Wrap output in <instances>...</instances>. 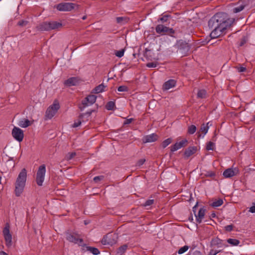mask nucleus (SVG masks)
I'll return each instance as SVG.
<instances>
[{"label":"nucleus","mask_w":255,"mask_h":255,"mask_svg":"<svg viewBox=\"0 0 255 255\" xmlns=\"http://www.w3.org/2000/svg\"><path fill=\"white\" fill-rule=\"evenodd\" d=\"M234 22V19L229 18L225 12L215 14L208 21V26L212 29L210 33L211 37L216 38L220 36Z\"/></svg>","instance_id":"obj_1"},{"label":"nucleus","mask_w":255,"mask_h":255,"mask_svg":"<svg viewBox=\"0 0 255 255\" xmlns=\"http://www.w3.org/2000/svg\"><path fill=\"white\" fill-rule=\"evenodd\" d=\"M27 177V172L25 168L19 173L15 183L14 193L16 196L21 195L24 190Z\"/></svg>","instance_id":"obj_2"},{"label":"nucleus","mask_w":255,"mask_h":255,"mask_svg":"<svg viewBox=\"0 0 255 255\" xmlns=\"http://www.w3.org/2000/svg\"><path fill=\"white\" fill-rule=\"evenodd\" d=\"M2 234L5 242V246L9 248L12 245V235L10 233V225L6 223L2 230Z\"/></svg>","instance_id":"obj_3"},{"label":"nucleus","mask_w":255,"mask_h":255,"mask_svg":"<svg viewBox=\"0 0 255 255\" xmlns=\"http://www.w3.org/2000/svg\"><path fill=\"white\" fill-rule=\"evenodd\" d=\"M60 108L59 103L57 101H55L52 105L50 106L45 112V119H51L54 116L58 110Z\"/></svg>","instance_id":"obj_4"},{"label":"nucleus","mask_w":255,"mask_h":255,"mask_svg":"<svg viewBox=\"0 0 255 255\" xmlns=\"http://www.w3.org/2000/svg\"><path fill=\"white\" fill-rule=\"evenodd\" d=\"M177 46L178 48L177 52L182 56H186L190 49L189 44L182 40L179 41L177 43Z\"/></svg>","instance_id":"obj_5"},{"label":"nucleus","mask_w":255,"mask_h":255,"mask_svg":"<svg viewBox=\"0 0 255 255\" xmlns=\"http://www.w3.org/2000/svg\"><path fill=\"white\" fill-rule=\"evenodd\" d=\"M78 5L72 2H62L58 4L55 7L60 11H70Z\"/></svg>","instance_id":"obj_6"},{"label":"nucleus","mask_w":255,"mask_h":255,"mask_svg":"<svg viewBox=\"0 0 255 255\" xmlns=\"http://www.w3.org/2000/svg\"><path fill=\"white\" fill-rule=\"evenodd\" d=\"M97 97L94 95H90L86 97L82 101V104L79 106V109L81 111H83L86 107L92 105L96 101Z\"/></svg>","instance_id":"obj_7"},{"label":"nucleus","mask_w":255,"mask_h":255,"mask_svg":"<svg viewBox=\"0 0 255 255\" xmlns=\"http://www.w3.org/2000/svg\"><path fill=\"white\" fill-rule=\"evenodd\" d=\"M46 173V166L44 164L40 165L36 173V183L38 186H42L44 180Z\"/></svg>","instance_id":"obj_8"},{"label":"nucleus","mask_w":255,"mask_h":255,"mask_svg":"<svg viewBox=\"0 0 255 255\" xmlns=\"http://www.w3.org/2000/svg\"><path fill=\"white\" fill-rule=\"evenodd\" d=\"M66 238L70 242L78 244L79 246H85V244L83 243V240L80 238V236L78 234H72L67 233Z\"/></svg>","instance_id":"obj_9"},{"label":"nucleus","mask_w":255,"mask_h":255,"mask_svg":"<svg viewBox=\"0 0 255 255\" xmlns=\"http://www.w3.org/2000/svg\"><path fill=\"white\" fill-rule=\"evenodd\" d=\"M156 32L160 34H168L172 36L175 33V31L173 28H170L162 24H158L155 27Z\"/></svg>","instance_id":"obj_10"},{"label":"nucleus","mask_w":255,"mask_h":255,"mask_svg":"<svg viewBox=\"0 0 255 255\" xmlns=\"http://www.w3.org/2000/svg\"><path fill=\"white\" fill-rule=\"evenodd\" d=\"M12 135L14 138L19 142L21 141L23 139V131L19 128L14 127L12 130Z\"/></svg>","instance_id":"obj_11"},{"label":"nucleus","mask_w":255,"mask_h":255,"mask_svg":"<svg viewBox=\"0 0 255 255\" xmlns=\"http://www.w3.org/2000/svg\"><path fill=\"white\" fill-rule=\"evenodd\" d=\"M115 235L108 234L105 236L102 240V243L104 245H112L116 243V241L114 239Z\"/></svg>","instance_id":"obj_12"},{"label":"nucleus","mask_w":255,"mask_h":255,"mask_svg":"<svg viewBox=\"0 0 255 255\" xmlns=\"http://www.w3.org/2000/svg\"><path fill=\"white\" fill-rule=\"evenodd\" d=\"M239 173V170L238 168H230L225 170L223 173V175L225 178H231Z\"/></svg>","instance_id":"obj_13"},{"label":"nucleus","mask_w":255,"mask_h":255,"mask_svg":"<svg viewBox=\"0 0 255 255\" xmlns=\"http://www.w3.org/2000/svg\"><path fill=\"white\" fill-rule=\"evenodd\" d=\"M211 247H217L218 248H223L227 247L228 245L224 244L223 241L218 238H215L212 239L210 243Z\"/></svg>","instance_id":"obj_14"},{"label":"nucleus","mask_w":255,"mask_h":255,"mask_svg":"<svg viewBox=\"0 0 255 255\" xmlns=\"http://www.w3.org/2000/svg\"><path fill=\"white\" fill-rule=\"evenodd\" d=\"M249 2L247 0H241L237 4L239 6L233 9V12L236 13L241 11L246 6L249 4Z\"/></svg>","instance_id":"obj_15"},{"label":"nucleus","mask_w":255,"mask_h":255,"mask_svg":"<svg viewBox=\"0 0 255 255\" xmlns=\"http://www.w3.org/2000/svg\"><path fill=\"white\" fill-rule=\"evenodd\" d=\"M188 141L186 139H184L180 142L175 143L174 145L171 146V151L172 152L175 151L178 149L181 148L186 145Z\"/></svg>","instance_id":"obj_16"},{"label":"nucleus","mask_w":255,"mask_h":255,"mask_svg":"<svg viewBox=\"0 0 255 255\" xmlns=\"http://www.w3.org/2000/svg\"><path fill=\"white\" fill-rule=\"evenodd\" d=\"M157 139V135L155 133H152L144 136L142 140L144 143H146L155 141Z\"/></svg>","instance_id":"obj_17"},{"label":"nucleus","mask_w":255,"mask_h":255,"mask_svg":"<svg viewBox=\"0 0 255 255\" xmlns=\"http://www.w3.org/2000/svg\"><path fill=\"white\" fill-rule=\"evenodd\" d=\"M176 81L173 79L169 80L164 83L162 86L163 90H167L175 87L176 85Z\"/></svg>","instance_id":"obj_18"},{"label":"nucleus","mask_w":255,"mask_h":255,"mask_svg":"<svg viewBox=\"0 0 255 255\" xmlns=\"http://www.w3.org/2000/svg\"><path fill=\"white\" fill-rule=\"evenodd\" d=\"M206 210L204 208H201L198 211V214H195L197 222L201 223L205 214Z\"/></svg>","instance_id":"obj_19"},{"label":"nucleus","mask_w":255,"mask_h":255,"mask_svg":"<svg viewBox=\"0 0 255 255\" xmlns=\"http://www.w3.org/2000/svg\"><path fill=\"white\" fill-rule=\"evenodd\" d=\"M197 147L196 146H190L187 148L185 152L184 155L186 158H188L191 155L194 154L197 151Z\"/></svg>","instance_id":"obj_20"},{"label":"nucleus","mask_w":255,"mask_h":255,"mask_svg":"<svg viewBox=\"0 0 255 255\" xmlns=\"http://www.w3.org/2000/svg\"><path fill=\"white\" fill-rule=\"evenodd\" d=\"M32 123L28 119H23L20 120L18 122V126L21 128H25L31 125Z\"/></svg>","instance_id":"obj_21"},{"label":"nucleus","mask_w":255,"mask_h":255,"mask_svg":"<svg viewBox=\"0 0 255 255\" xmlns=\"http://www.w3.org/2000/svg\"><path fill=\"white\" fill-rule=\"evenodd\" d=\"M37 28L40 31H49V24L48 22H44L37 26Z\"/></svg>","instance_id":"obj_22"},{"label":"nucleus","mask_w":255,"mask_h":255,"mask_svg":"<svg viewBox=\"0 0 255 255\" xmlns=\"http://www.w3.org/2000/svg\"><path fill=\"white\" fill-rule=\"evenodd\" d=\"M77 83V79L76 77L70 78L64 82L65 85L68 86H75Z\"/></svg>","instance_id":"obj_23"},{"label":"nucleus","mask_w":255,"mask_h":255,"mask_svg":"<svg viewBox=\"0 0 255 255\" xmlns=\"http://www.w3.org/2000/svg\"><path fill=\"white\" fill-rule=\"evenodd\" d=\"M49 24V30H53L58 29L62 27V24L60 22H57L56 21H50L48 22Z\"/></svg>","instance_id":"obj_24"},{"label":"nucleus","mask_w":255,"mask_h":255,"mask_svg":"<svg viewBox=\"0 0 255 255\" xmlns=\"http://www.w3.org/2000/svg\"><path fill=\"white\" fill-rule=\"evenodd\" d=\"M129 18L128 17H117L116 18L117 22L121 25H124L129 21Z\"/></svg>","instance_id":"obj_25"},{"label":"nucleus","mask_w":255,"mask_h":255,"mask_svg":"<svg viewBox=\"0 0 255 255\" xmlns=\"http://www.w3.org/2000/svg\"><path fill=\"white\" fill-rule=\"evenodd\" d=\"M128 249L127 245H124L117 249V254L118 255H123Z\"/></svg>","instance_id":"obj_26"},{"label":"nucleus","mask_w":255,"mask_h":255,"mask_svg":"<svg viewBox=\"0 0 255 255\" xmlns=\"http://www.w3.org/2000/svg\"><path fill=\"white\" fill-rule=\"evenodd\" d=\"M106 86H104V85L103 84H100L93 89V93L98 94L104 91V88Z\"/></svg>","instance_id":"obj_27"},{"label":"nucleus","mask_w":255,"mask_h":255,"mask_svg":"<svg viewBox=\"0 0 255 255\" xmlns=\"http://www.w3.org/2000/svg\"><path fill=\"white\" fill-rule=\"evenodd\" d=\"M87 251L92 253L94 255H97L100 254L99 250L96 248L92 247H87Z\"/></svg>","instance_id":"obj_28"},{"label":"nucleus","mask_w":255,"mask_h":255,"mask_svg":"<svg viewBox=\"0 0 255 255\" xmlns=\"http://www.w3.org/2000/svg\"><path fill=\"white\" fill-rule=\"evenodd\" d=\"M223 204V200L221 199H219L217 200H216V201L213 202L211 203V206L213 207H218L221 206Z\"/></svg>","instance_id":"obj_29"},{"label":"nucleus","mask_w":255,"mask_h":255,"mask_svg":"<svg viewBox=\"0 0 255 255\" xmlns=\"http://www.w3.org/2000/svg\"><path fill=\"white\" fill-rule=\"evenodd\" d=\"M227 242L228 243L234 246H238L240 243L239 240L235 239H228Z\"/></svg>","instance_id":"obj_30"},{"label":"nucleus","mask_w":255,"mask_h":255,"mask_svg":"<svg viewBox=\"0 0 255 255\" xmlns=\"http://www.w3.org/2000/svg\"><path fill=\"white\" fill-rule=\"evenodd\" d=\"M76 155L75 152H68L65 156V160L69 161L73 159Z\"/></svg>","instance_id":"obj_31"},{"label":"nucleus","mask_w":255,"mask_h":255,"mask_svg":"<svg viewBox=\"0 0 255 255\" xmlns=\"http://www.w3.org/2000/svg\"><path fill=\"white\" fill-rule=\"evenodd\" d=\"M94 110H91V111L90 112H88L86 113H84V114H81L80 116H79V118L80 119H81L82 120V121L84 122V120H83V119L85 118V117H86V118H88L89 117H90L92 114V113L94 112Z\"/></svg>","instance_id":"obj_32"},{"label":"nucleus","mask_w":255,"mask_h":255,"mask_svg":"<svg viewBox=\"0 0 255 255\" xmlns=\"http://www.w3.org/2000/svg\"><path fill=\"white\" fill-rule=\"evenodd\" d=\"M209 123H208L206 126H205L204 124H203L201 127L200 131L204 133V135L208 132L209 129Z\"/></svg>","instance_id":"obj_33"},{"label":"nucleus","mask_w":255,"mask_h":255,"mask_svg":"<svg viewBox=\"0 0 255 255\" xmlns=\"http://www.w3.org/2000/svg\"><path fill=\"white\" fill-rule=\"evenodd\" d=\"M206 91L205 90H200L197 93V96L199 98H204L206 97Z\"/></svg>","instance_id":"obj_34"},{"label":"nucleus","mask_w":255,"mask_h":255,"mask_svg":"<svg viewBox=\"0 0 255 255\" xmlns=\"http://www.w3.org/2000/svg\"><path fill=\"white\" fill-rule=\"evenodd\" d=\"M215 148V143L212 141H209L207 144L206 149L207 150H214Z\"/></svg>","instance_id":"obj_35"},{"label":"nucleus","mask_w":255,"mask_h":255,"mask_svg":"<svg viewBox=\"0 0 255 255\" xmlns=\"http://www.w3.org/2000/svg\"><path fill=\"white\" fill-rule=\"evenodd\" d=\"M172 142V139L171 138H168L165 140H164L162 143V146L163 148H165L167 146H168L170 143Z\"/></svg>","instance_id":"obj_36"},{"label":"nucleus","mask_w":255,"mask_h":255,"mask_svg":"<svg viewBox=\"0 0 255 255\" xmlns=\"http://www.w3.org/2000/svg\"><path fill=\"white\" fill-rule=\"evenodd\" d=\"M115 106V104L114 102H109L106 105V109L108 110H112Z\"/></svg>","instance_id":"obj_37"},{"label":"nucleus","mask_w":255,"mask_h":255,"mask_svg":"<svg viewBox=\"0 0 255 255\" xmlns=\"http://www.w3.org/2000/svg\"><path fill=\"white\" fill-rule=\"evenodd\" d=\"M196 130V127L194 125H191L190 127H189L188 129V132L189 134H193L195 132Z\"/></svg>","instance_id":"obj_38"},{"label":"nucleus","mask_w":255,"mask_h":255,"mask_svg":"<svg viewBox=\"0 0 255 255\" xmlns=\"http://www.w3.org/2000/svg\"><path fill=\"white\" fill-rule=\"evenodd\" d=\"M189 249V247L188 246H184V247L181 248L178 251V253L179 255L182 254L185 252H186Z\"/></svg>","instance_id":"obj_39"},{"label":"nucleus","mask_w":255,"mask_h":255,"mask_svg":"<svg viewBox=\"0 0 255 255\" xmlns=\"http://www.w3.org/2000/svg\"><path fill=\"white\" fill-rule=\"evenodd\" d=\"M124 49H121L120 50L117 51L115 52V55H116V56L121 58L124 56Z\"/></svg>","instance_id":"obj_40"},{"label":"nucleus","mask_w":255,"mask_h":255,"mask_svg":"<svg viewBox=\"0 0 255 255\" xmlns=\"http://www.w3.org/2000/svg\"><path fill=\"white\" fill-rule=\"evenodd\" d=\"M235 68L239 72H244L247 70L246 67L243 66H236Z\"/></svg>","instance_id":"obj_41"},{"label":"nucleus","mask_w":255,"mask_h":255,"mask_svg":"<svg viewBox=\"0 0 255 255\" xmlns=\"http://www.w3.org/2000/svg\"><path fill=\"white\" fill-rule=\"evenodd\" d=\"M118 90L119 92H127L128 91V88L126 86H121L118 88Z\"/></svg>","instance_id":"obj_42"},{"label":"nucleus","mask_w":255,"mask_h":255,"mask_svg":"<svg viewBox=\"0 0 255 255\" xmlns=\"http://www.w3.org/2000/svg\"><path fill=\"white\" fill-rule=\"evenodd\" d=\"M28 21L24 20H21L18 21L17 24L20 26H24L27 24Z\"/></svg>","instance_id":"obj_43"},{"label":"nucleus","mask_w":255,"mask_h":255,"mask_svg":"<svg viewBox=\"0 0 255 255\" xmlns=\"http://www.w3.org/2000/svg\"><path fill=\"white\" fill-rule=\"evenodd\" d=\"M154 202V200L153 199H149L148 200H147L145 203L143 204V206L144 207H146V206H150Z\"/></svg>","instance_id":"obj_44"},{"label":"nucleus","mask_w":255,"mask_h":255,"mask_svg":"<svg viewBox=\"0 0 255 255\" xmlns=\"http://www.w3.org/2000/svg\"><path fill=\"white\" fill-rule=\"evenodd\" d=\"M104 178L103 176H98L94 178L93 180L95 183H98Z\"/></svg>","instance_id":"obj_45"},{"label":"nucleus","mask_w":255,"mask_h":255,"mask_svg":"<svg viewBox=\"0 0 255 255\" xmlns=\"http://www.w3.org/2000/svg\"><path fill=\"white\" fill-rule=\"evenodd\" d=\"M145 161V159H139V160L137 161V163L136 164V166H141L142 165H143L144 164Z\"/></svg>","instance_id":"obj_46"},{"label":"nucleus","mask_w":255,"mask_h":255,"mask_svg":"<svg viewBox=\"0 0 255 255\" xmlns=\"http://www.w3.org/2000/svg\"><path fill=\"white\" fill-rule=\"evenodd\" d=\"M169 16L168 15H165L163 16L162 17H161V18H160L159 20H160L162 22H166L168 20Z\"/></svg>","instance_id":"obj_47"},{"label":"nucleus","mask_w":255,"mask_h":255,"mask_svg":"<svg viewBox=\"0 0 255 255\" xmlns=\"http://www.w3.org/2000/svg\"><path fill=\"white\" fill-rule=\"evenodd\" d=\"M146 66L148 68H154L157 66V64L155 62H149L146 64Z\"/></svg>","instance_id":"obj_48"},{"label":"nucleus","mask_w":255,"mask_h":255,"mask_svg":"<svg viewBox=\"0 0 255 255\" xmlns=\"http://www.w3.org/2000/svg\"><path fill=\"white\" fill-rule=\"evenodd\" d=\"M221 251L222 250L215 251L213 250H211L208 255H216L217 254L221 252Z\"/></svg>","instance_id":"obj_49"},{"label":"nucleus","mask_w":255,"mask_h":255,"mask_svg":"<svg viewBox=\"0 0 255 255\" xmlns=\"http://www.w3.org/2000/svg\"><path fill=\"white\" fill-rule=\"evenodd\" d=\"M249 211L251 213H255V202L253 203V205L250 207Z\"/></svg>","instance_id":"obj_50"},{"label":"nucleus","mask_w":255,"mask_h":255,"mask_svg":"<svg viewBox=\"0 0 255 255\" xmlns=\"http://www.w3.org/2000/svg\"><path fill=\"white\" fill-rule=\"evenodd\" d=\"M233 226L232 225H228L225 227V229L227 231H231L233 230Z\"/></svg>","instance_id":"obj_51"},{"label":"nucleus","mask_w":255,"mask_h":255,"mask_svg":"<svg viewBox=\"0 0 255 255\" xmlns=\"http://www.w3.org/2000/svg\"><path fill=\"white\" fill-rule=\"evenodd\" d=\"M133 120V119L132 118H130V119H127L125 122H124V125H128V124H130L132 121Z\"/></svg>","instance_id":"obj_52"},{"label":"nucleus","mask_w":255,"mask_h":255,"mask_svg":"<svg viewBox=\"0 0 255 255\" xmlns=\"http://www.w3.org/2000/svg\"><path fill=\"white\" fill-rule=\"evenodd\" d=\"M81 124V121H79L78 122H75L74 123V124L73 125V128H77L78 127V126H79Z\"/></svg>","instance_id":"obj_53"},{"label":"nucleus","mask_w":255,"mask_h":255,"mask_svg":"<svg viewBox=\"0 0 255 255\" xmlns=\"http://www.w3.org/2000/svg\"><path fill=\"white\" fill-rule=\"evenodd\" d=\"M0 255H8L7 253H5L3 251H1L0 252Z\"/></svg>","instance_id":"obj_54"},{"label":"nucleus","mask_w":255,"mask_h":255,"mask_svg":"<svg viewBox=\"0 0 255 255\" xmlns=\"http://www.w3.org/2000/svg\"><path fill=\"white\" fill-rule=\"evenodd\" d=\"M209 176L212 177L215 176V173L214 172H211L209 174Z\"/></svg>","instance_id":"obj_55"},{"label":"nucleus","mask_w":255,"mask_h":255,"mask_svg":"<svg viewBox=\"0 0 255 255\" xmlns=\"http://www.w3.org/2000/svg\"><path fill=\"white\" fill-rule=\"evenodd\" d=\"M86 18H87L86 15H84V16H83L82 17V19H83V20H85V19H86Z\"/></svg>","instance_id":"obj_56"},{"label":"nucleus","mask_w":255,"mask_h":255,"mask_svg":"<svg viewBox=\"0 0 255 255\" xmlns=\"http://www.w3.org/2000/svg\"><path fill=\"white\" fill-rule=\"evenodd\" d=\"M211 216H212V217H213V218L215 217L216 216V214H215V213H212V214H211Z\"/></svg>","instance_id":"obj_57"},{"label":"nucleus","mask_w":255,"mask_h":255,"mask_svg":"<svg viewBox=\"0 0 255 255\" xmlns=\"http://www.w3.org/2000/svg\"><path fill=\"white\" fill-rule=\"evenodd\" d=\"M150 52V50H146L145 54H146V55H147V53H148V52Z\"/></svg>","instance_id":"obj_58"},{"label":"nucleus","mask_w":255,"mask_h":255,"mask_svg":"<svg viewBox=\"0 0 255 255\" xmlns=\"http://www.w3.org/2000/svg\"><path fill=\"white\" fill-rule=\"evenodd\" d=\"M196 208V206L193 207V211L195 212L194 209Z\"/></svg>","instance_id":"obj_59"},{"label":"nucleus","mask_w":255,"mask_h":255,"mask_svg":"<svg viewBox=\"0 0 255 255\" xmlns=\"http://www.w3.org/2000/svg\"><path fill=\"white\" fill-rule=\"evenodd\" d=\"M1 177L0 176V184L1 183Z\"/></svg>","instance_id":"obj_60"},{"label":"nucleus","mask_w":255,"mask_h":255,"mask_svg":"<svg viewBox=\"0 0 255 255\" xmlns=\"http://www.w3.org/2000/svg\"><path fill=\"white\" fill-rule=\"evenodd\" d=\"M243 44V42H242V43L241 44V46H242Z\"/></svg>","instance_id":"obj_61"},{"label":"nucleus","mask_w":255,"mask_h":255,"mask_svg":"<svg viewBox=\"0 0 255 255\" xmlns=\"http://www.w3.org/2000/svg\"><path fill=\"white\" fill-rule=\"evenodd\" d=\"M248 1V2H250V1H251L252 0H247Z\"/></svg>","instance_id":"obj_62"}]
</instances>
